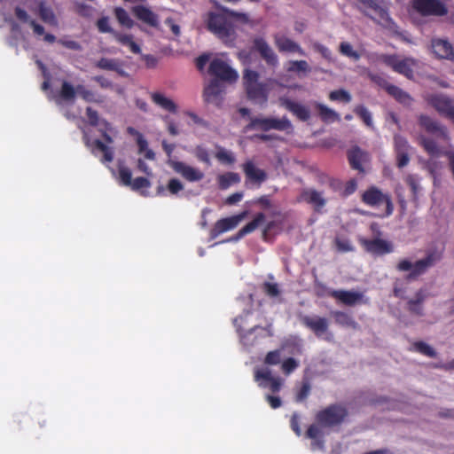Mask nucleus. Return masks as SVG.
<instances>
[{
  "instance_id": "obj_52",
  "label": "nucleus",
  "mask_w": 454,
  "mask_h": 454,
  "mask_svg": "<svg viewBox=\"0 0 454 454\" xmlns=\"http://www.w3.org/2000/svg\"><path fill=\"white\" fill-rule=\"evenodd\" d=\"M97 26H98V30L101 33H111L114 36V33H117V31L114 30L112 28V27L110 26L108 17L100 18L97 22Z\"/></svg>"
},
{
  "instance_id": "obj_44",
  "label": "nucleus",
  "mask_w": 454,
  "mask_h": 454,
  "mask_svg": "<svg viewBox=\"0 0 454 454\" xmlns=\"http://www.w3.org/2000/svg\"><path fill=\"white\" fill-rule=\"evenodd\" d=\"M289 67H287L288 72H295V73H308L310 71V67L306 60H292L288 63Z\"/></svg>"
},
{
  "instance_id": "obj_55",
  "label": "nucleus",
  "mask_w": 454,
  "mask_h": 454,
  "mask_svg": "<svg viewBox=\"0 0 454 454\" xmlns=\"http://www.w3.org/2000/svg\"><path fill=\"white\" fill-rule=\"evenodd\" d=\"M312 47L316 51L319 52L322 55V57L325 58V59L329 61L333 60V53L326 46L316 42L312 43Z\"/></svg>"
},
{
  "instance_id": "obj_18",
  "label": "nucleus",
  "mask_w": 454,
  "mask_h": 454,
  "mask_svg": "<svg viewBox=\"0 0 454 454\" xmlns=\"http://www.w3.org/2000/svg\"><path fill=\"white\" fill-rule=\"evenodd\" d=\"M395 150L396 153V160L398 168H403L410 161L409 153L411 149L406 138L400 135L394 137Z\"/></svg>"
},
{
  "instance_id": "obj_1",
  "label": "nucleus",
  "mask_w": 454,
  "mask_h": 454,
  "mask_svg": "<svg viewBox=\"0 0 454 454\" xmlns=\"http://www.w3.org/2000/svg\"><path fill=\"white\" fill-rule=\"evenodd\" d=\"M86 112L90 125L98 127V131L106 144L98 139H90L87 133L83 131L84 142L94 155L98 156L102 154L100 159L102 162H111L114 159V151L110 144L113 143L114 137H116L117 130L106 121L99 119L98 112L91 107H87Z\"/></svg>"
},
{
  "instance_id": "obj_37",
  "label": "nucleus",
  "mask_w": 454,
  "mask_h": 454,
  "mask_svg": "<svg viewBox=\"0 0 454 454\" xmlns=\"http://www.w3.org/2000/svg\"><path fill=\"white\" fill-rule=\"evenodd\" d=\"M387 91L404 106H410L412 102V98L407 92L395 85H387Z\"/></svg>"
},
{
  "instance_id": "obj_19",
  "label": "nucleus",
  "mask_w": 454,
  "mask_h": 454,
  "mask_svg": "<svg viewBox=\"0 0 454 454\" xmlns=\"http://www.w3.org/2000/svg\"><path fill=\"white\" fill-rule=\"evenodd\" d=\"M302 324L310 329L317 337H322L324 334L327 333L328 330V320L325 317H321L317 315L313 316H304L301 318Z\"/></svg>"
},
{
  "instance_id": "obj_64",
  "label": "nucleus",
  "mask_w": 454,
  "mask_h": 454,
  "mask_svg": "<svg viewBox=\"0 0 454 454\" xmlns=\"http://www.w3.org/2000/svg\"><path fill=\"white\" fill-rule=\"evenodd\" d=\"M75 8L77 12L83 16H89L91 14L92 12V8L90 5L83 3H76Z\"/></svg>"
},
{
  "instance_id": "obj_38",
  "label": "nucleus",
  "mask_w": 454,
  "mask_h": 454,
  "mask_svg": "<svg viewBox=\"0 0 454 454\" xmlns=\"http://www.w3.org/2000/svg\"><path fill=\"white\" fill-rule=\"evenodd\" d=\"M257 331L266 332L268 336L272 335L270 325L265 329L258 327V326L253 327L252 329L247 331L246 333H244V334L240 333V340L244 346L248 347V346H252L254 344V334Z\"/></svg>"
},
{
  "instance_id": "obj_13",
  "label": "nucleus",
  "mask_w": 454,
  "mask_h": 454,
  "mask_svg": "<svg viewBox=\"0 0 454 454\" xmlns=\"http://www.w3.org/2000/svg\"><path fill=\"white\" fill-rule=\"evenodd\" d=\"M168 164L174 169L175 172L181 175L189 182H198L204 177V173L202 171L183 161L169 160Z\"/></svg>"
},
{
  "instance_id": "obj_47",
  "label": "nucleus",
  "mask_w": 454,
  "mask_h": 454,
  "mask_svg": "<svg viewBox=\"0 0 454 454\" xmlns=\"http://www.w3.org/2000/svg\"><path fill=\"white\" fill-rule=\"evenodd\" d=\"M413 348L416 351H418L428 357H435L436 356L435 350L431 346L427 344L426 342H423V341L416 342V343H414Z\"/></svg>"
},
{
  "instance_id": "obj_58",
  "label": "nucleus",
  "mask_w": 454,
  "mask_h": 454,
  "mask_svg": "<svg viewBox=\"0 0 454 454\" xmlns=\"http://www.w3.org/2000/svg\"><path fill=\"white\" fill-rule=\"evenodd\" d=\"M299 366V363L294 358H287L282 363V370L283 372L288 375L292 372H294Z\"/></svg>"
},
{
  "instance_id": "obj_4",
  "label": "nucleus",
  "mask_w": 454,
  "mask_h": 454,
  "mask_svg": "<svg viewBox=\"0 0 454 454\" xmlns=\"http://www.w3.org/2000/svg\"><path fill=\"white\" fill-rule=\"evenodd\" d=\"M243 81L248 98L261 105L265 104L268 100L270 85L277 83L275 80H269L265 83L259 82V74L250 69H246Z\"/></svg>"
},
{
  "instance_id": "obj_34",
  "label": "nucleus",
  "mask_w": 454,
  "mask_h": 454,
  "mask_svg": "<svg viewBox=\"0 0 454 454\" xmlns=\"http://www.w3.org/2000/svg\"><path fill=\"white\" fill-rule=\"evenodd\" d=\"M418 141L423 146L424 150L431 156L438 157L442 153L441 149L433 139L427 138L421 135L418 137Z\"/></svg>"
},
{
  "instance_id": "obj_50",
  "label": "nucleus",
  "mask_w": 454,
  "mask_h": 454,
  "mask_svg": "<svg viewBox=\"0 0 454 454\" xmlns=\"http://www.w3.org/2000/svg\"><path fill=\"white\" fill-rule=\"evenodd\" d=\"M118 172H119V178L121 180V182L124 184V185H130L131 184V176H132V173H131V170L124 166L123 164H120L119 165V168H118Z\"/></svg>"
},
{
  "instance_id": "obj_54",
  "label": "nucleus",
  "mask_w": 454,
  "mask_h": 454,
  "mask_svg": "<svg viewBox=\"0 0 454 454\" xmlns=\"http://www.w3.org/2000/svg\"><path fill=\"white\" fill-rule=\"evenodd\" d=\"M406 182L410 185L413 195L416 196L421 190L419 176L416 175H408L406 176Z\"/></svg>"
},
{
  "instance_id": "obj_12",
  "label": "nucleus",
  "mask_w": 454,
  "mask_h": 454,
  "mask_svg": "<svg viewBox=\"0 0 454 454\" xmlns=\"http://www.w3.org/2000/svg\"><path fill=\"white\" fill-rule=\"evenodd\" d=\"M413 8L422 15L442 16L447 9L439 0H414Z\"/></svg>"
},
{
  "instance_id": "obj_57",
  "label": "nucleus",
  "mask_w": 454,
  "mask_h": 454,
  "mask_svg": "<svg viewBox=\"0 0 454 454\" xmlns=\"http://www.w3.org/2000/svg\"><path fill=\"white\" fill-rule=\"evenodd\" d=\"M167 189L169 193L176 195L184 189V184L180 180L172 178L168 181Z\"/></svg>"
},
{
  "instance_id": "obj_15",
  "label": "nucleus",
  "mask_w": 454,
  "mask_h": 454,
  "mask_svg": "<svg viewBox=\"0 0 454 454\" xmlns=\"http://www.w3.org/2000/svg\"><path fill=\"white\" fill-rule=\"evenodd\" d=\"M254 47L268 66L273 67H277L278 66V57L265 39L262 37L254 38Z\"/></svg>"
},
{
  "instance_id": "obj_23",
  "label": "nucleus",
  "mask_w": 454,
  "mask_h": 454,
  "mask_svg": "<svg viewBox=\"0 0 454 454\" xmlns=\"http://www.w3.org/2000/svg\"><path fill=\"white\" fill-rule=\"evenodd\" d=\"M32 11L36 12L44 23L54 27H59V20L53 9L46 2L40 1L37 8Z\"/></svg>"
},
{
  "instance_id": "obj_22",
  "label": "nucleus",
  "mask_w": 454,
  "mask_h": 454,
  "mask_svg": "<svg viewBox=\"0 0 454 454\" xmlns=\"http://www.w3.org/2000/svg\"><path fill=\"white\" fill-rule=\"evenodd\" d=\"M331 295L348 306L366 301H364V294L356 291L333 290Z\"/></svg>"
},
{
  "instance_id": "obj_25",
  "label": "nucleus",
  "mask_w": 454,
  "mask_h": 454,
  "mask_svg": "<svg viewBox=\"0 0 454 454\" xmlns=\"http://www.w3.org/2000/svg\"><path fill=\"white\" fill-rule=\"evenodd\" d=\"M129 134L137 137V144L138 146V153H143L145 158L150 160H155V153L149 148L148 142L145 137L132 127L128 128Z\"/></svg>"
},
{
  "instance_id": "obj_27",
  "label": "nucleus",
  "mask_w": 454,
  "mask_h": 454,
  "mask_svg": "<svg viewBox=\"0 0 454 454\" xmlns=\"http://www.w3.org/2000/svg\"><path fill=\"white\" fill-rule=\"evenodd\" d=\"M282 105L301 121H308L310 117V112L305 106L292 101L290 99H282Z\"/></svg>"
},
{
  "instance_id": "obj_8",
  "label": "nucleus",
  "mask_w": 454,
  "mask_h": 454,
  "mask_svg": "<svg viewBox=\"0 0 454 454\" xmlns=\"http://www.w3.org/2000/svg\"><path fill=\"white\" fill-rule=\"evenodd\" d=\"M208 73L222 81L230 82H236L239 78L238 72L222 58H215L210 62Z\"/></svg>"
},
{
  "instance_id": "obj_14",
  "label": "nucleus",
  "mask_w": 454,
  "mask_h": 454,
  "mask_svg": "<svg viewBox=\"0 0 454 454\" xmlns=\"http://www.w3.org/2000/svg\"><path fill=\"white\" fill-rule=\"evenodd\" d=\"M246 215L247 212H243L236 215L218 220L210 231V238L214 239L219 235L233 230L246 217Z\"/></svg>"
},
{
  "instance_id": "obj_43",
  "label": "nucleus",
  "mask_w": 454,
  "mask_h": 454,
  "mask_svg": "<svg viewBox=\"0 0 454 454\" xmlns=\"http://www.w3.org/2000/svg\"><path fill=\"white\" fill-rule=\"evenodd\" d=\"M263 290L265 294L270 298L277 299L281 301V290L277 283L265 282L263 284Z\"/></svg>"
},
{
  "instance_id": "obj_5",
  "label": "nucleus",
  "mask_w": 454,
  "mask_h": 454,
  "mask_svg": "<svg viewBox=\"0 0 454 454\" xmlns=\"http://www.w3.org/2000/svg\"><path fill=\"white\" fill-rule=\"evenodd\" d=\"M75 94L79 95L86 102H102L100 97L94 91L88 90L83 85L75 88L69 82H64L59 94L55 97L58 106L63 107L65 104H73Z\"/></svg>"
},
{
  "instance_id": "obj_42",
  "label": "nucleus",
  "mask_w": 454,
  "mask_h": 454,
  "mask_svg": "<svg viewBox=\"0 0 454 454\" xmlns=\"http://www.w3.org/2000/svg\"><path fill=\"white\" fill-rule=\"evenodd\" d=\"M215 158L223 164L231 165L236 161L235 155L232 152L226 150L225 148H218Z\"/></svg>"
},
{
  "instance_id": "obj_51",
  "label": "nucleus",
  "mask_w": 454,
  "mask_h": 454,
  "mask_svg": "<svg viewBox=\"0 0 454 454\" xmlns=\"http://www.w3.org/2000/svg\"><path fill=\"white\" fill-rule=\"evenodd\" d=\"M193 153L199 160L205 162L207 165H210L211 162H210L209 154H208L207 150L204 146H202V145L196 146L193 150Z\"/></svg>"
},
{
  "instance_id": "obj_11",
  "label": "nucleus",
  "mask_w": 454,
  "mask_h": 454,
  "mask_svg": "<svg viewBox=\"0 0 454 454\" xmlns=\"http://www.w3.org/2000/svg\"><path fill=\"white\" fill-rule=\"evenodd\" d=\"M427 102L440 114L448 117L454 122V103L450 98L441 94L431 95L427 98Z\"/></svg>"
},
{
  "instance_id": "obj_36",
  "label": "nucleus",
  "mask_w": 454,
  "mask_h": 454,
  "mask_svg": "<svg viewBox=\"0 0 454 454\" xmlns=\"http://www.w3.org/2000/svg\"><path fill=\"white\" fill-rule=\"evenodd\" d=\"M222 93L220 83L214 80L204 89V98L207 102H215Z\"/></svg>"
},
{
  "instance_id": "obj_62",
  "label": "nucleus",
  "mask_w": 454,
  "mask_h": 454,
  "mask_svg": "<svg viewBox=\"0 0 454 454\" xmlns=\"http://www.w3.org/2000/svg\"><path fill=\"white\" fill-rule=\"evenodd\" d=\"M59 43L60 44H62L64 47L70 49V50H74V51H81L82 50L81 44L78 42L74 41V40L60 39V40H59Z\"/></svg>"
},
{
  "instance_id": "obj_21",
  "label": "nucleus",
  "mask_w": 454,
  "mask_h": 454,
  "mask_svg": "<svg viewBox=\"0 0 454 454\" xmlns=\"http://www.w3.org/2000/svg\"><path fill=\"white\" fill-rule=\"evenodd\" d=\"M274 43L281 52H296L301 56L306 55L305 51L297 43L285 35H274Z\"/></svg>"
},
{
  "instance_id": "obj_59",
  "label": "nucleus",
  "mask_w": 454,
  "mask_h": 454,
  "mask_svg": "<svg viewBox=\"0 0 454 454\" xmlns=\"http://www.w3.org/2000/svg\"><path fill=\"white\" fill-rule=\"evenodd\" d=\"M424 299H425V296L422 294V292H419L416 294V300H414V301L411 300L409 302L411 310H412L413 312H415L417 314H420L421 307L419 304L424 301Z\"/></svg>"
},
{
  "instance_id": "obj_46",
  "label": "nucleus",
  "mask_w": 454,
  "mask_h": 454,
  "mask_svg": "<svg viewBox=\"0 0 454 454\" xmlns=\"http://www.w3.org/2000/svg\"><path fill=\"white\" fill-rule=\"evenodd\" d=\"M340 52L354 60H358L360 59V54L358 51L353 49L352 45L349 43L342 42L340 44Z\"/></svg>"
},
{
  "instance_id": "obj_29",
  "label": "nucleus",
  "mask_w": 454,
  "mask_h": 454,
  "mask_svg": "<svg viewBox=\"0 0 454 454\" xmlns=\"http://www.w3.org/2000/svg\"><path fill=\"white\" fill-rule=\"evenodd\" d=\"M133 13L142 21L152 27L158 25V16L148 7L144 5H137L132 8Z\"/></svg>"
},
{
  "instance_id": "obj_31",
  "label": "nucleus",
  "mask_w": 454,
  "mask_h": 454,
  "mask_svg": "<svg viewBox=\"0 0 454 454\" xmlns=\"http://www.w3.org/2000/svg\"><path fill=\"white\" fill-rule=\"evenodd\" d=\"M301 200L312 204L316 208H320L325 204V200L322 193L313 189L304 190L301 194Z\"/></svg>"
},
{
  "instance_id": "obj_9",
  "label": "nucleus",
  "mask_w": 454,
  "mask_h": 454,
  "mask_svg": "<svg viewBox=\"0 0 454 454\" xmlns=\"http://www.w3.org/2000/svg\"><path fill=\"white\" fill-rule=\"evenodd\" d=\"M254 380L260 387L269 388L272 392H278L283 384L282 379L273 376L271 370L267 367L254 370Z\"/></svg>"
},
{
  "instance_id": "obj_20",
  "label": "nucleus",
  "mask_w": 454,
  "mask_h": 454,
  "mask_svg": "<svg viewBox=\"0 0 454 454\" xmlns=\"http://www.w3.org/2000/svg\"><path fill=\"white\" fill-rule=\"evenodd\" d=\"M431 47L437 58L454 61V49L449 41L434 39Z\"/></svg>"
},
{
  "instance_id": "obj_3",
  "label": "nucleus",
  "mask_w": 454,
  "mask_h": 454,
  "mask_svg": "<svg viewBox=\"0 0 454 454\" xmlns=\"http://www.w3.org/2000/svg\"><path fill=\"white\" fill-rule=\"evenodd\" d=\"M347 415V410L342 405H332L318 412L317 415V423L311 425L307 431V436L313 440L312 449H322L323 442L321 438L325 434L324 428L340 424Z\"/></svg>"
},
{
  "instance_id": "obj_61",
  "label": "nucleus",
  "mask_w": 454,
  "mask_h": 454,
  "mask_svg": "<svg viewBox=\"0 0 454 454\" xmlns=\"http://www.w3.org/2000/svg\"><path fill=\"white\" fill-rule=\"evenodd\" d=\"M163 120L166 122L167 129L171 136H178L180 134V129L173 120L168 116L163 117Z\"/></svg>"
},
{
  "instance_id": "obj_63",
  "label": "nucleus",
  "mask_w": 454,
  "mask_h": 454,
  "mask_svg": "<svg viewBox=\"0 0 454 454\" xmlns=\"http://www.w3.org/2000/svg\"><path fill=\"white\" fill-rule=\"evenodd\" d=\"M92 80L97 82L101 88L110 89L114 87V83L110 80L102 75L94 76Z\"/></svg>"
},
{
  "instance_id": "obj_45",
  "label": "nucleus",
  "mask_w": 454,
  "mask_h": 454,
  "mask_svg": "<svg viewBox=\"0 0 454 454\" xmlns=\"http://www.w3.org/2000/svg\"><path fill=\"white\" fill-rule=\"evenodd\" d=\"M354 111L364 121L366 126L373 128L372 114L365 106H357Z\"/></svg>"
},
{
  "instance_id": "obj_6",
  "label": "nucleus",
  "mask_w": 454,
  "mask_h": 454,
  "mask_svg": "<svg viewBox=\"0 0 454 454\" xmlns=\"http://www.w3.org/2000/svg\"><path fill=\"white\" fill-rule=\"evenodd\" d=\"M247 129H261L268 131L276 129L280 131L290 132L293 130V125L286 117L278 118H252L250 123L247 126Z\"/></svg>"
},
{
  "instance_id": "obj_26",
  "label": "nucleus",
  "mask_w": 454,
  "mask_h": 454,
  "mask_svg": "<svg viewBox=\"0 0 454 454\" xmlns=\"http://www.w3.org/2000/svg\"><path fill=\"white\" fill-rule=\"evenodd\" d=\"M435 262V254L433 253L428 254L425 258L413 263L412 271L410 273L409 278H412L424 274Z\"/></svg>"
},
{
  "instance_id": "obj_49",
  "label": "nucleus",
  "mask_w": 454,
  "mask_h": 454,
  "mask_svg": "<svg viewBox=\"0 0 454 454\" xmlns=\"http://www.w3.org/2000/svg\"><path fill=\"white\" fill-rule=\"evenodd\" d=\"M333 317L335 318V321L341 325L353 327H355L356 325V323L354 322L352 317L347 313L337 311L333 313Z\"/></svg>"
},
{
  "instance_id": "obj_39",
  "label": "nucleus",
  "mask_w": 454,
  "mask_h": 454,
  "mask_svg": "<svg viewBox=\"0 0 454 454\" xmlns=\"http://www.w3.org/2000/svg\"><path fill=\"white\" fill-rule=\"evenodd\" d=\"M264 220L265 215L262 213L257 214L252 222L248 223L247 225H245L243 228L239 230V236H246L253 232L254 230L258 228L260 224L263 223Z\"/></svg>"
},
{
  "instance_id": "obj_24",
  "label": "nucleus",
  "mask_w": 454,
  "mask_h": 454,
  "mask_svg": "<svg viewBox=\"0 0 454 454\" xmlns=\"http://www.w3.org/2000/svg\"><path fill=\"white\" fill-rule=\"evenodd\" d=\"M243 170L247 179L251 182L260 184L267 178L266 172L257 168L251 160H248L243 164Z\"/></svg>"
},
{
  "instance_id": "obj_53",
  "label": "nucleus",
  "mask_w": 454,
  "mask_h": 454,
  "mask_svg": "<svg viewBox=\"0 0 454 454\" xmlns=\"http://www.w3.org/2000/svg\"><path fill=\"white\" fill-rule=\"evenodd\" d=\"M281 360V349L270 351L264 359L266 364L275 365L280 363Z\"/></svg>"
},
{
  "instance_id": "obj_48",
  "label": "nucleus",
  "mask_w": 454,
  "mask_h": 454,
  "mask_svg": "<svg viewBox=\"0 0 454 454\" xmlns=\"http://www.w3.org/2000/svg\"><path fill=\"white\" fill-rule=\"evenodd\" d=\"M329 98L333 101H343L348 103L351 101L350 94L345 90H333L329 94Z\"/></svg>"
},
{
  "instance_id": "obj_10",
  "label": "nucleus",
  "mask_w": 454,
  "mask_h": 454,
  "mask_svg": "<svg viewBox=\"0 0 454 454\" xmlns=\"http://www.w3.org/2000/svg\"><path fill=\"white\" fill-rule=\"evenodd\" d=\"M363 200L369 206L379 207L386 205V215L393 213L394 207L391 199L387 194L381 192L378 188L372 187L368 189L363 195Z\"/></svg>"
},
{
  "instance_id": "obj_33",
  "label": "nucleus",
  "mask_w": 454,
  "mask_h": 454,
  "mask_svg": "<svg viewBox=\"0 0 454 454\" xmlns=\"http://www.w3.org/2000/svg\"><path fill=\"white\" fill-rule=\"evenodd\" d=\"M114 39L124 46H128L129 50L136 54L141 52L140 46L133 41V35L129 34L114 33Z\"/></svg>"
},
{
  "instance_id": "obj_7",
  "label": "nucleus",
  "mask_w": 454,
  "mask_h": 454,
  "mask_svg": "<svg viewBox=\"0 0 454 454\" xmlns=\"http://www.w3.org/2000/svg\"><path fill=\"white\" fill-rule=\"evenodd\" d=\"M380 63H384L390 67L394 71L403 74L407 78L413 75V67L418 64L417 60L411 58L400 59L395 55L380 54L377 57Z\"/></svg>"
},
{
  "instance_id": "obj_2",
  "label": "nucleus",
  "mask_w": 454,
  "mask_h": 454,
  "mask_svg": "<svg viewBox=\"0 0 454 454\" xmlns=\"http://www.w3.org/2000/svg\"><path fill=\"white\" fill-rule=\"evenodd\" d=\"M217 7L223 11V13L213 12L207 13V29L226 45H233L237 35L231 17H238L245 22L248 21V17L245 13L231 12L220 5Z\"/></svg>"
},
{
  "instance_id": "obj_56",
  "label": "nucleus",
  "mask_w": 454,
  "mask_h": 454,
  "mask_svg": "<svg viewBox=\"0 0 454 454\" xmlns=\"http://www.w3.org/2000/svg\"><path fill=\"white\" fill-rule=\"evenodd\" d=\"M335 245L338 251L346 253L353 251V246L351 242L347 239L337 238L335 239Z\"/></svg>"
},
{
  "instance_id": "obj_41",
  "label": "nucleus",
  "mask_w": 454,
  "mask_h": 454,
  "mask_svg": "<svg viewBox=\"0 0 454 454\" xmlns=\"http://www.w3.org/2000/svg\"><path fill=\"white\" fill-rule=\"evenodd\" d=\"M119 62L118 59L101 58L95 63V66L102 70L114 71L117 69Z\"/></svg>"
},
{
  "instance_id": "obj_35",
  "label": "nucleus",
  "mask_w": 454,
  "mask_h": 454,
  "mask_svg": "<svg viewBox=\"0 0 454 454\" xmlns=\"http://www.w3.org/2000/svg\"><path fill=\"white\" fill-rule=\"evenodd\" d=\"M217 181L219 187L222 190H226L232 184H239L240 182V176L238 173L227 172L218 176Z\"/></svg>"
},
{
  "instance_id": "obj_28",
  "label": "nucleus",
  "mask_w": 454,
  "mask_h": 454,
  "mask_svg": "<svg viewBox=\"0 0 454 454\" xmlns=\"http://www.w3.org/2000/svg\"><path fill=\"white\" fill-rule=\"evenodd\" d=\"M348 160L353 168L363 172V165L369 160V155L359 147H354L348 153Z\"/></svg>"
},
{
  "instance_id": "obj_16",
  "label": "nucleus",
  "mask_w": 454,
  "mask_h": 454,
  "mask_svg": "<svg viewBox=\"0 0 454 454\" xmlns=\"http://www.w3.org/2000/svg\"><path fill=\"white\" fill-rule=\"evenodd\" d=\"M419 125L428 133L443 140H449L447 129L431 117L421 114L419 117Z\"/></svg>"
},
{
  "instance_id": "obj_60",
  "label": "nucleus",
  "mask_w": 454,
  "mask_h": 454,
  "mask_svg": "<svg viewBox=\"0 0 454 454\" xmlns=\"http://www.w3.org/2000/svg\"><path fill=\"white\" fill-rule=\"evenodd\" d=\"M130 186L133 190L138 191L142 188H149L151 186V183L145 177H137L131 181Z\"/></svg>"
},
{
  "instance_id": "obj_17",
  "label": "nucleus",
  "mask_w": 454,
  "mask_h": 454,
  "mask_svg": "<svg viewBox=\"0 0 454 454\" xmlns=\"http://www.w3.org/2000/svg\"><path fill=\"white\" fill-rule=\"evenodd\" d=\"M362 244L367 252L376 255L390 254L394 251L391 242L379 238L373 239H363Z\"/></svg>"
},
{
  "instance_id": "obj_30",
  "label": "nucleus",
  "mask_w": 454,
  "mask_h": 454,
  "mask_svg": "<svg viewBox=\"0 0 454 454\" xmlns=\"http://www.w3.org/2000/svg\"><path fill=\"white\" fill-rule=\"evenodd\" d=\"M151 98L153 102L160 108L172 114H176L177 112V105L171 98L166 97L164 94L160 92H153L151 94Z\"/></svg>"
},
{
  "instance_id": "obj_40",
  "label": "nucleus",
  "mask_w": 454,
  "mask_h": 454,
  "mask_svg": "<svg viewBox=\"0 0 454 454\" xmlns=\"http://www.w3.org/2000/svg\"><path fill=\"white\" fill-rule=\"evenodd\" d=\"M114 14L118 22L128 28H131L134 26V21L129 17V13L121 7H116L114 9Z\"/></svg>"
},
{
  "instance_id": "obj_32",
  "label": "nucleus",
  "mask_w": 454,
  "mask_h": 454,
  "mask_svg": "<svg viewBox=\"0 0 454 454\" xmlns=\"http://www.w3.org/2000/svg\"><path fill=\"white\" fill-rule=\"evenodd\" d=\"M315 106L318 110V114L323 121L332 123L340 121V114L333 109L321 103H315Z\"/></svg>"
}]
</instances>
